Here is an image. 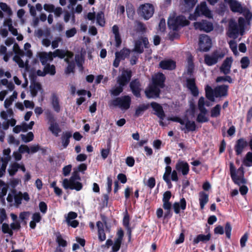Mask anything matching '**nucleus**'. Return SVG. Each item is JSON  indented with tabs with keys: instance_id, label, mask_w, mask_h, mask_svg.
Returning <instances> with one entry per match:
<instances>
[{
	"instance_id": "28",
	"label": "nucleus",
	"mask_w": 252,
	"mask_h": 252,
	"mask_svg": "<svg viewBox=\"0 0 252 252\" xmlns=\"http://www.w3.org/2000/svg\"><path fill=\"white\" fill-rule=\"evenodd\" d=\"M38 57L42 64L43 65L47 64V62L48 60H53V57L50 52L49 54L45 52H40L38 53Z\"/></svg>"
},
{
	"instance_id": "19",
	"label": "nucleus",
	"mask_w": 252,
	"mask_h": 252,
	"mask_svg": "<svg viewBox=\"0 0 252 252\" xmlns=\"http://www.w3.org/2000/svg\"><path fill=\"white\" fill-rule=\"evenodd\" d=\"M176 169L179 172H181L183 175L188 174L189 167V164L185 161L179 160L176 164Z\"/></svg>"
},
{
	"instance_id": "27",
	"label": "nucleus",
	"mask_w": 252,
	"mask_h": 252,
	"mask_svg": "<svg viewBox=\"0 0 252 252\" xmlns=\"http://www.w3.org/2000/svg\"><path fill=\"white\" fill-rule=\"evenodd\" d=\"M51 104L54 111L57 113H59L61 110V107L59 104V98L55 93L52 95Z\"/></svg>"
},
{
	"instance_id": "61",
	"label": "nucleus",
	"mask_w": 252,
	"mask_h": 252,
	"mask_svg": "<svg viewBox=\"0 0 252 252\" xmlns=\"http://www.w3.org/2000/svg\"><path fill=\"white\" fill-rule=\"evenodd\" d=\"M166 29V23L164 19L162 18L160 19L158 24V30L161 32H164Z\"/></svg>"
},
{
	"instance_id": "57",
	"label": "nucleus",
	"mask_w": 252,
	"mask_h": 252,
	"mask_svg": "<svg viewBox=\"0 0 252 252\" xmlns=\"http://www.w3.org/2000/svg\"><path fill=\"white\" fill-rule=\"evenodd\" d=\"M229 45L230 49L234 54L237 53V43L234 40H231L229 42Z\"/></svg>"
},
{
	"instance_id": "14",
	"label": "nucleus",
	"mask_w": 252,
	"mask_h": 252,
	"mask_svg": "<svg viewBox=\"0 0 252 252\" xmlns=\"http://www.w3.org/2000/svg\"><path fill=\"white\" fill-rule=\"evenodd\" d=\"M166 80L164 74L158 72L152 78V85H155L160 89H163L165 87V81Z\"/></svg>"
},
{
	"instance_id": "22",
	"label": "nucleus",
	"mask_w": 252,
	"mask_h": 252,
	"mask_svg": "<svg viewBox=\"0 0 252 252\" xmlns=\"http://www.w3.org/2000/svg\"><path fill=\"white\" fill-rule=\"evenodd\" d=\"M231 10L234 12H237L242 13L243 10L245 6H243L241 3L237 1L236 0H233L228 4Z\"/></svg>"
},
{
	"instance_id": "46",
	"label": "nucleus",
	"mask_w": 252,
	"mask_h": 252,
	"mask_svg": "<svg viewBox=\"0 0 252 252\" xmlns=\"http://www.w3.org/2000/svg\"><path fill=\"white\" fill-rule=\"evenodd\" d=\"M244 164L246 166H252V153L249 152L247 154Z\"/></svg>"
},
{
	"instance_id": "16",
	"label": "nucleus",
	"mask_w": 252,
	"mask_h": 252,
	"mask_svg": "<svg viewBox=\"0 0 252 252\" xmlns=\"http://www.w3.org/2000/svg\"><path fill=\"white\" fill-rule=\"evenodd\" d=\"M187 87L190 91L191 94L194 97H197L199 95V90L196 85L194 78H187L186 80Z\"/></svg>"
},
{
	"instance_id": "56",
	"label": "nucleus",
	"mask_w": 252,
	"mask_h": 252,
	"mask_svg": "<svg viewBox=\"0 0 252 252\" xmlns=\"http://www.w3.org/2000/svg\"><path fill=\"white\" fill-rule=\"evenodd\" d=\"M13 60L18 63L19 66L21 68H23L25 66V63L24 61L21 59V58L17 55H15L13 57Z\"/></svg>"
},
{
	"instance_id": "37",
	"label": "nucleus",
	"mask_w": 252,
	"mask_h": 252,
	"mask_svg": "<svg viewBox=\"0 0 252 252\" xmlns=\"http://www.w3.org/2000/svg\"><path fill=\"white\" fill-rule=\"evenodd\" d=\"M194 13L198 17L201 15H205V1L201 2L200 7L198 6L196 7Z\"/></svg>"
},
{
	"instance_id": "23",
	"label": "nucleus",
	"mask_w": 252,
	"mask_h": 252,
	"mask_svg": "<svg viewBox=\"0 0 252 252\" xmlns=\"http://www.w3.org/2000/svg\"><path fill=\"white\" fill-rule=\"evenodd\" d=\"M159 66L163 69L173 70L176 67V63L172 60H163L159 63Z\"/></svg>"
},
{
	"instance_id": "20",
	"label": "nucleus",
	"mask_w": 252,
	"mask_h": 252,
	"mask_svg": "<svg viewBox=\"0 0 252 252\" xmlns=\"http://www.w3.org/2000/svg\"><path fill=\"white\" fill-rule=\"evenodd\" d=\"M232 61L233 60L231 57L226 58L220 67V71L225 75L229 74L230 72Z\"/></svg>"
},
{
	"instance_id": "26",
	"label": "nucleus",
	"mask_w": 252,
	"mask_h": 252,
	"mask_svg": "<svg viewBox=\"0 0 252 252\" xmlns=\"http://www.w3.org/2000/svg\"><path fill=\"white\" fill-rule=\"evenodd\" d=\"M186 121L185 127L182 128L185 133H188L189 131H193L196 129V125L195 122L190 121L189 118L184 119Z\"/></svg>"
},
{
	"instance_id": "62",
	"label": "nucleus",
	"mask_w": 252,
	"mask_h": 252,
	"mask_svg": "<svg viewBox=\"0 0 252 252\" xmlns=\"http://www.w3.org/2000/svg\"><path fill=\"white\" fill-rule=\"evenodd\" d=\"M0 7L1 9L4 12H7L8 14H11V10L10 8L8 6L7 4L4 2H0Z\"/></svg>"
},
{
	"instance_id": "10",
	"label": "nucleus",
	"mask_w": 252,
	"mask_h": 252,
	"mask_svg": "<svg viewBox=\"0 0 252 252\" xmlns=\"http://www.w3.org/2000/svg\"><path fill=\"white\" fill-rule=\"evenodd\" d=\"M132 76V71L129 69H124L122 74L117 77V82L121 86L125 87L129 82Z\"/></svg>"
},
{
	"instance_id": "31",
	"label": "nucleus",
	"mask_w": 252,
	"mask_h": 252,
	"mask_svg": "<svg viewBox=\"0 0 252 252\" xmlns=\"http://www.w3.org/2000/svg\"><path fill=\"white\" fill-rule=\"evenodd\" d=\"M126 12L129 19H133L135 15V9L131 3L127 2L126 4Z\"/></svg>"
},
{
	"instance_id": "32",
	"label": "nucleus",
	"mask_w": 252,
	"mask_h": 252,
	"mask_svg": "<svg viewBox=\"0 0 252 252\" xmlns=\"http://www.w3.org/2000/svg\"><path fill=\"white\" fill-rule=\"evenodd\" d=\"M11 193L14 195V199L16 205L19 206L22 203V193L20 191L18 193H17V191L15 189H12Z\"/></svg>"
},
{
	"instance_id": "13",
	"label": "nucleus",
	"mask_w": 252,
	"mask_h": 252,
	"mask_svg": "<svg viewBox=\"0 0 252 252\" xmlns=\"http://www.w3.org/2000/svg\"><path fill=\"white\" fill-rule=\"evenodd\" d=\"M160 93V88L152 84L149 85L145 91V95L148 98H158Z\"/></svg>"
},
{
	"instance_id": "29",
	"label": "nucleus",
	"mask_w": 252,
	"mask_h": 252,
	"mask_svg": "<svg viewBox=\"0 0 252 252\" xmlns=\"http://www.w3.org/2000/svg\"><path fill=\"white\" fill-rule=\"evenodd\" d=\"M215 97L214 90L208 85L206 86V97L210 101L214 102L215 101Z\"/></svg>"
},
{
	"instance_id": "9",
	"label": "nucleus",
	"mask_w": 252,
	"mask_h": 252,
	"mask_svg": "<svg viewBox=\"0 0 252 252\" xmlns=\"http://www.w3.org/2000/svg\"><path fill=\"white\" fill-rule=\"evenodd\" d=\"M131 50L127 48L124 47L120 51H117L115 53V58L113 63V66L117 68L119 67L121 61H124L129 57Z\"/></svg>"
},
{
	"instance_id": "51",
	"label": "nucleus",
	"mask_w": 252,
	"mask_h": 252,
	"mask_svg": "<svg viewBox=\"0 0 252 252\" xmlns=\"http://www.w3.org/2000/svg\"><path fill=\"white\" fill-rule=\"evenodd\" d=\"M240 63L241 64V67L243 69H245L247 68L249 65L250 60L248 57H244L241 59Z\"/></svg>"
},
{
	"instance_id": "34",
	"label": "nucleus",
	"mask_w": 252,
	"mask_h": 252,
	"mask_svg": "<svg viewBox=\"0 0 252 252\" xmlns=\"http://www.w3.org/2000/svg\"><path fill=\"white\" fill-rule=\"evenodd\" d=\"M44 69L46 75L49 74L51 75H54L56 74V67L53 64L51 65L48 63L45 65Z\"/></svg>"
},
{
	"instance_id": "44",
	"label": "nucleus",
	"mask_w": 252,
	"mask_h": 252,
	"mask_svg": "<svg viewBox=\"0 0 252 252\" xmlns=\"http://www.w3.org/2000/svg\"><path fill=\"white\" fill-rule=\"evenodd\" d=\"M75 63L73 61H71L70 63L67 64V67L65 69V73L66 74H70V73H74L75 71Z\"/></svg>"
},
{
	"instance_id": "12",
	"label": "nucleus",
	"mask_w": 252,
	"mask_h": 252,
	"mask_svg": "<svg viewBox=\"0 0 252 252\" xmlns=\"http://www.w3.org/2000/svg\"><path fill=\"white\" fill-rule=\"evenodd\" d=\"M129 88L132 94L136 97H141V92L142 91L141 84L139 79H133L129 83Z\"/></svg>"
},
{
	"instance_id": "30",
	"label": "nucleus",
	"mask_w": 252,
	"mask_h": 252,
	"mask_svg": "<svg viewBox=\"0 0 252 252\" xmlns=\"http://www.w3.org/2000/svg\"><path fill=\"white\" fill-rule=\"evenodd\" d=\"M41 89V86L38 82H34L30 86V91L32 95L34 97L38 93V91Z\"/></svg>"
},
{
	"instance_id": "48",
	"label": "nucleus",
	"mask_w": 252,
	"mask_h": 252,
	"mask_svg": "<svg viewBox=\"0 0 252 252\" xmlns=\"http://www.w3.org/2000/svg\"><path fill=\"white\" fill-rule=\"evenodd\" d=\"M75 61L77 66L81 68V70H83V63L84 62V59L82 57L79 55H76L75 57Z\"/></svg>"
},
{
	"instance_id": "49",
	"label": "nucleus",
	"mask_w": 252,
	"mask_h": 252,
	"mask_svg": "<svg viewBox=\"0 0 252 252\" xmlns=\"http://www.w3.org/2000/svg\"><path fill=\"white\" fill-rule=\"evenodd\" d=\"M0 186H3V187L1 189V191L0 192L1 197L6 195L9 186L7 184H5V183L0 180Z\"/></svg>"
},
{
	"instance_id": "64",
	"label": "nucleus",
	"mask_w": 252,
	"mask_h": 252,
	"mask_svg": "<svg viewBox=\"0 0 252 252\" xmlns=\"http://www.w3.org/2000/svg\"><path fill=\"white\" fill-rule=\"evenodd\" d=\"M121 244L122 242L115 240L112 246V251L113 252H117L121 248Z\"/></svg>"
},
{
	"instance_id": "18",
	"label": "nucleus",
	"mask_w": 252,
	"mask_h": 252,
	"mask_svg": "<svg viewBox=\"0 0 252 252\" xmlns=\"http://www.w3.org/2000/svg\"><path fill=\"white\" fill-rule=\"evenodd\" d=\"M248 146V142L247 141L241 138L238 139L236 141V144L234 146V150L236 152L237 155H241L243 152L244 150Z\"/></svg>"
},
{
	"instance_id": "40",
	"label": "nucleus",
	"mask_w": 252,
	"mask_h": 252,
	"mask_svg": "<svg viewBox=\"0 0 252 252\" xmlns=\"http://www.w3.org/2000/svg\"><path fill=\"white\" fill-rule=\"evenodd\" d=\"M56 242L59 246L62 247H65L67 246V242L64 240L61 234L59 232L57 235Z\"/></svg>"
},
{
	"instance_id": "42",
	"label": "nucleus",
	"mask_w": 252,
	"mask_h": 252,
	"mask_svg": "<svg viewBox=\"0 0 252 252\" xmlns=\"http://www.w3.org/2000/svg\"><path fill=\"white\" fill-rule=\"evenodd\" d=\"M133 51L139 54H141L144 52V49L141 41L138 40L135 42Z\"/></svg>"
},
{
	"instance_id": "7",
	"label": "nucleus",
	"mask_w": 252,
	"mask_h": 252,
	"mask_svg": "<svg viewBox=\"0 0 252 252\" xmlns=\"http://www.w3.org/2000/svg\"><path fill=\"white\" fill-rule=\"evenodd\" d=\"M131 104V98L128 95L116 97L111 100L110 106H118L122 109H128Z\"/></svg>"
},
{
	"instance_id": "52",
	"label": "nucleus",
	"mask_w": 252,
	"mask_h": 252,
	"mask_svg": "<svg viewBox=\"0 0 252 252\" xmlns=\"http://www.w3.org/2000/svg\"><path fill=\"white\" fill-rule=\"evenodd\" d=\"M185 5L189 9L192 8L196 4L197 0H184Z\"/></svg>"
},
{
	"instance_id": "25",
	"label": "nucleus",
	"mask_w": 252,
	"mask_h": 252,
	"mask_svg": "<svg viewBox=\"0 0 252 252\" xmlns=\"http://www.w3.org/2000/svg\"><path fill=\"white\" fill-rule=\"evenodd\" d=\"M72 132L67 131L63 132L61 137V141L63 148H66L70 143V138L72 137Z\"/></svg>"
},
{
	"instance_id": "38",
	"label": "nucleus",
	"mask_w": 252,
	"mask_h": 252,
	"mask_svg": "<svg viewBox=\"0 0 252 252\" xmlns=\"http://www.w3.org/2000/svg\"><path fill=\"white\" fill-rule=\"evenodd\" d=\"M97 23L101 26H103L105 24L104 15L102 11L98 12L96 16Z\"/></svg>"
},
{
	"instance_id": "43",
	"label": "nucleus",
	"mask_w": 252,
	"mask_h": 252,
	"mask_svg": "<svg viewBox=\"0 0 252 252\" xmlns=\"http://www.w3.org/2000/svg\"><path fill=\"white\" fill-rule=\"evenodd\" d=\"M22 139L25 143H28L32 141L34 138L33 134L32 132H29L26 135L24 134L21 135Z\"/></svg>"
},
{
	"instance_id": "41",
	"label": "nucleus",
	"mask_w": 252,
	"mask_h": 252,
	"mask_svg": "<svg viewBox=\"0 0 252 252\" xmlns=\"http://www.w3.org/2000/svg\"><path fill=\"white\" fill-rule=\"evenodd\" d=\"M1 230L3 233L8 234L10 236L13 234V232L11 228H9V225L6 223H2Z\"/></svg>"
},
{
	"instance_id": "33",
	"label": "nucleus",
	"mask_w": 252,
	"mask_h": 252,
	"mask_svg": "<svg viewBox=\"0 0 252 252\" xmlns=\"http://www.w3.org/2000/svg\"><path fill=\"white\" fill-rule=\"evenodd\" d=\"M52 57H58L60 59H64L66 56L65 51L63 49H56L53 53L50 52Z\"/></svg>"
},
{
	"instance_id": "8",
	"label": "nucleus",
	"mask_w": 252,
	"mask_h": 252,
	"mask_svg": "<svg viewBox=\"0 0 252 252\" xmlns=\"http://www.w3.org/2000/svg\"><path fill=\"white\" fill-rule=\"evenodd\" d=\"M224 54L220 51L216 50L211 54L206 55V64L212 66L216 64L219 60H221Z\"/></svg>"
},
{
	"instance_id": "1",
	"label": "nucleus",
	"mask_w": 252,
	"mask_h": 252,
	"mask_svg": "<svg viewBox=\"0 0 252 252\" xmlns=\"http://www.w3.org/2000/svg\"><path fill=\"white\" fill-rule=\"evenodd\" d=\"M151 106L155 111L154 114L156 115L160 120L159 122V125L161 126H165L164 123L163 122L165 117V114L164 112L162 106L156 102H152L150 104H142L139 105L136 109L134 113L135 117H138L141 116L144 111L147 110L149 107Z\"/></svg>"
},
{
	"instance_id": "21",
	"label": "nucleus",
	"mask_w": 252,
	"mask_h": 252,
	"mask_svg": "<svg viewBox=\"0 0 252 252\" xmlns=\"http://www.w3.org/2000/svg\"><path fill=\"white\" fill-rule=\"evenodd\" d=\"M228 86L222 85L216 87L214 89L216 97L225 96L227 95Z\"/></svg>"
},
{
	"instance_id": "45",
	"label": "nucleus",
	"mask_w": 252,
	"mask_h": 252,
	"mask_svg": "<svg viewBox=\"0 0 252 252\" xmlns=\"http://www.w3.org/2000/svg\"><path fill=\"white\" fill-rule=\"evenodd\" d=\"M124 87L119 85V86L112 89L111 94L114 96H118L121 93L123 92Z\"/></svg>"
},
{
	"instance_id": "54",
	"label": "nucleus",
	"mask_w": 252,
	"mask_h": 252,
	"mask_svg": "<svg viewBox=\"0 0 252 252\" xmlns=\"http://www.w3.org/2000/svg\"><path fill=\"white\" fill-rule=\"evenodd\" d=\"M222 81H227L229 83H232L233 82L232 78L229 76H220L217 77L216 79L217 82H220Z\"/></svg>"
},
{
	"instance_id": "55",
	"label": "nucleus",
	"mask_w": 252,
	"mask_h": 252,
	"mask_svg": "<svg viewBox=\"0 0 252 252\" xmlns=\"http://www.w3.org/2000/svg\"><path fill=\"white\" fill-rule=\"evenodd\" d=\"M129 221H130L129 216L127 211H126V214L124 217L123 220V225L125 227H128V226H130Z\"/></svg>"
},
{
	"instance_id": "5",
	"label": "nucleus",
	"mask_w": 252,
	"mask_h": 252,
	"mask_svg": "<svg viewBox=\"0 0 252 252\" xmlns=\"http://www.w3.org/2000/svg\"><path fill=\"white\" fill-rule=\"evenodd\" d=\"M190 22L183 15H179L176 17L170 18L168 20V26L170 29L177 31L179 27L188 26Z\"/></svg>"
},
{
	"instance_id": "3",
	"label": "nucleus",
	"mask_w": 252,
	"mask_h": 252,
	"mask_svg": "<svg viewBox=\"0 0 252 252\" xmlns=\"http://www.w3.org/2000/svg\"><path fill=\"white\" fill-rule=\"evenodd\" d=\"M230 176L235 184L240 186L246 183V180L244 177V168L241 166L236 171V168L232 162L230 163Z\"/></svg>"
},
{
	"instance_id": "6",
	"label": "nucleus",
	"mask_w": 252,
	"mask_h": 252,
	"mask_svg": "<svg viewBox=\"0 0 252 252\" xmlns=\"http://www.w3.org/2000/svg\"><path fill=\"white\" fill-rule=\"evenodd\" d=\"M154 11V5L149 3L141 4L137 10L138 15L146 20L153 16Z\"/></svg>"
},
{
	"instance_id": "53",
	"label": "nucleus",
	"mask_w": 252,
	"mask_h": 252,
	"mask_svg": "<svg viewBox=\"0 0 252 252\" xmlns=\"http://www.w3.org/2000/svg\"><path fill=\"white\" fill-rule=\"evenodd\" d=\"M34 124L33 121L30 122L29 124H27L26 123H23L22 125L23 127V131L26 132L28 129H32Z\"/></svg>"
},
{
	"instance_id": "17",
	"label": "nucleus",
	"mask_w": 252,
	"mask_h": 252,
	"mask_svg": "<svg viewBox=\"0 0 252 252\" xmlns=\"http://www.w3.org/2000/svg\"><path fill=\"white\" fill-rule=\"evenodd\" d=\"M189 108L186 110V114L185 115L184 119H186L187 118L192 119L194 118L196 116L197 109L196 108L194 99L193 98H191L189 101Z\"/></svg>"
},
{
	"instance_id": "39",
	"label": "nucleus",
	"mask_w": 252,
	"mask_h": 252,
	"mask_svg": "<svg viewBox=\"0 0 252 252\" xmlns=\"http://www.w3.org/2000/svg\"><path fill=\"white\" fill-rule=\"evenodd\" d=\"M20 168V164L17 162L12 164L10 169H8V172L10 176H14Z\"/></svg>"
},
{
	"instance_id": "15",
	"label": "nucleus",
	"mask_w": 252,
	"mask_h": 252,
	"mask_svg": "<svg viewBox=\"0 0 252 252\" xmlns=\"http://www.w3.org/2000/svg\"><path fill=\"white\" fill-rule=\"evenodd\" d=\"M198 108L200 113L198 115L196 121L198 123L205 122V98L201 96L198 100Z\"/></svg>"
},
{
	"instance_id": "63",
	"label": "nucleus",
	"mask_w": 252,
	"mask_h": 252,
	"mask_svg": "<svg viewBox=\"0 0 252 252\" xmlns=\"http://www.w3.org/2000/svg\"><path fill=\"white\" fill-rule=\"evenodd\" d=\"M19 151L22 154L25 153L30 154V148L27 145H21L19 148Z\"/></svg>"
},
{
	"instance_id": "47",
	"label": "nucleus",
	"mask_w": 252,
	"mask_h": 252,
	"mask_svg": "<svg viewBox=\"0 0 252 252\" xmlns=\"http://www.w3.org/2000/svg\"><path fill=\"white\" fill-rule=\"evenodd\" d=\"M193 26L195 30L205 31V20H202L201 22H194Z\"/></svg>"
},
{
	"instance_id": "35",
	"label": "nucleus",
	"mask_w": 252,
	"mask_h": 252,
	"mask_svg": "<svg viewBox=\"0 0 252 252\" xmlns=\"http://www.w3.org/2000/svg\"><path fill=\"white\" fill-rule=\"evenodd\" d=\"M202 187L203 190L199 192V201L200 208L203 210L205 205V182L202 183Z\"/></svg>"
},
{
	"instance_id": "4",
	"label": "nucleus",
	"mask_w": 252,
	"mask_h": 252,
	"mask_svg": "<svg viewBox=\"0 0 252 252\" xmlns=\"http://www.w3.org/2000/svg\"><path fill=\"white\" fill-rule=\"evenodd\" d=\"M46 119L49 125L48 130L56 137L59 136V133L62 131L59 124L56 121L54 115L50 110L45 112Z\"/></svg>"
},
{
	"instance_id": "11",
	"label": "nucleus",
	"mask_w": 252,
	"mask_h": 252,
	"mask_svg": "<svg viewBox=\"0 0 252 252\" xmlns=\"http://www.w3.org/2000/svg\"><path fill=\"white\" fill-rule=\"evenodd\" d=\"M63 186L65 189H75L76 191L81 190L83 188V185L81 182L73 180L70 178L69 179L65 178L63 180Z\"/></svg>"
},
{
	"instance_id": "24",
	"label": "nucleus",
	"mask_w": 252,
	"mask_h": 252,
	"mask_svg": "<svg viewBox=\"0 0 252 252\" xmlns=\"http://www.w3.org/2000/svg\"><path fill=\"white\" fill-rule=\"evenodd\" d=\"M205 40V34H201L199 35V42H198V48L196 50V52L198 54V56H200V54H202V56L205 59V54H204V52H205V44L204 43V41ZM205 61V59L204 60Z\"/></svg>"
},
{
	"instance_id": "60",
	"label": "nucleus",
	"mask_w": 252,
	"mask_h": 252,
	"mask_svg": "<svg viewBox=\"0 0 252 252\" xmlns=\"http://www.w3.org/2000/svg\"><path fill=\"white\" fill-rule=\"evenodd\" d=\"M39 208L40 212L43 214H45L47 211V205L45 202L41 201L39 203Z\"/></svg>"
},
{
	"instance_id": "58",
	"label": "nucleus",
	"mask_w": 252,
	"mask_h": 252,
	"mask_svg": "<svg viewBox=\"0 0 252 252\" xmlns=\"http://www.w3.org/2000/svg\"><path fill=\"white\" fill-rule=\"evenodd\" d=\"M232 227L230 224L229 222H227L225 226V233L226 236L228 238H230L231 236Z\"/></svg>"
},
{
	"instance_id": "50",
	"label": "nucleus",
	"mask_w": 252,
	"mask_h": 252,
	"mask_svg": "<svg viewBox=\"0 0 252 252\" xmlns=\"http://www.w3.org/2000/svg\"><path fill=\"white\" fill-rule=\"evenodd\" d=\"M110 144H107L106 149H102L101 151V155L103 159H106L109 154L110 150Z\"/></svg>"
},
{
	"instance_id": "36",
	"label": "nucleus",
	"mask_w": 252,
	"mask_h": 252,
	"mask_svg": "<svg viewBox=\"0 0 252 252\" xmlns=\"http://www.w3.org/2000/svg\"><path fill=\"white\" fill-rule=\"evenodd\" d=\"M221 106L220 104L216 105L211 110V117L217 118L220 116Z\"/></svg>"
},
{
	"instance_id": "2",
	"label": "nucleus",
	"mask_w": 252,
	"mask_h": 252,
	"mask_svg": "<svg viewBox=\"0 0 252 252\" xmlns=\"http://www.w3.org/2000/svg\"><path fill=\"white\" fill-rule=\"evenodd\" d=\"M245 19L242 17L238 19V23L234 19H230L229 21L227 35L234 39L238 37L239 34L243 35L245 32Z\"/></svg>"
},
{
	"instance_id": "59",
	"label": "nucleus",
	"mask_w": 252,
	"mask_h": 252,
	"mask_svg": "<svg viewBox=\"0 0 252 252\" xmlns=\"http://www.w3.org/2000/svg\"><path fill=\"white\" fill-rule=\"evenodd\" d=\"M241 14H243L247 20L252 19V13L246 7H244Z\"/></svg>"
}]
</instances>
